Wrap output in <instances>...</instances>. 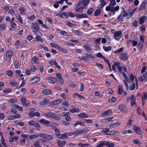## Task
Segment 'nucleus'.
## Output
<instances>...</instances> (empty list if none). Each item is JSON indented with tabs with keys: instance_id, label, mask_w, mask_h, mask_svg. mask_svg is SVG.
I'll return each instance as SVG.
<instances>
[{
	"instance_id": "obj_62",
	"label": "nucleus",
	"mask_w": 147,
	"mask_h": 147,
	"mask_svg": "<svg viewBox=\"0 0 147 147\" xmlns=\"http://www.w3.org/2000/svg\"><path fill=\"white\" fill-rule=\"evenodd\" d=\"M8 13L12 15H13L15 14V12L14 10L12 9H10L8 11Z\"/></svg>"
},
{
	"instance_id": "obj_54",
	"label": "nucleus",
	"mask_w": 147,
	"mask_h": 147,
	"mask_svg": "<svg viewBox=\"0 0 147 147\" xmlns=\"http://www.w3.org/2000/svg\"><path fill=\"white\" fill-rule=\"evenodd\" d=\"M79 146H80L82 147H84V146H88L89 145V144L86 143L83 144L82 143H79L77 144Z\"/></svg>"
},
{
	"instance_id": "obj_12",
	"label": "nucleus",
	"mask_w": 147,
	"mask_h": 147,
	"mask_svg": "<svg viewBox=\"0 0 147 147\" xmlns=\"http://www.w3.org/2000/svg\"><path fill=\"white\" fill-rule=\"evenodd\" d=\"M80 2L78 4H77L75 8V10L77 12H78L80 13H81L83 11V9L84 8L83 7H80Z\"/></svg>"
},
{
	"instance_id": "obj_18",
	"label": "nucleus",
	"mask_w": 147,
	"mask_h": 147,
	"mask_svg": "<svg viewBox=\"0 0 147 147\" xmlns=\"http://www.w3.org/2000/svg\"><path fill=\"white\" fill-rule=\"evenodd\" d=\"M77 19H82V18H87L88 16L86 14H78L76 16Z\"/></svg>"
},
{
	"instance_id": "obj_20",
	"label": "nucleus",
	"mask_w": 147,
	"mask_h": 147,
	"mask_svg": "<svg viewBox=\"0 0 147 147\" xmlns=\"http://www.w3.org/2000/svg\"><path fill=\"white\" fill-rule=\"evenodd\" d=\"M53 47L57 49L58 50L61 52L64 53H66L67 52V49L62 47Z\"/></svg>"
},
{
	"instance_id": "obj_46",
	"label": "nucleus",
	"mask_w": 147,
	"mask_h": 147,
	"mask_svg": "<svg viewBox=\"0 0 147 147\" xmlns=\"http://www.w3.org/2000/svg\"><path fill=\"white\" fill-rule=\"evenodd\" d=\"M103 48L105 51H111V47H102Z\"/></svg>"
},
{
	"instance_id": "obj_8",
	"label": "nucleus",
	"mask_w": 147,
	"mask_h": 147,
	"mask_svg": "<svg viewBox=\"0 0 147 147\" xmlns=\"http://www.w3.org/2000/svg\"><path fill=\"white\" fill-rule=\"evenodd\" d=\"M21 101L22 105L26 107H27L30 105V101H28L27 102L26 99L24 97H22L21 98Z\"/></svg>"
},
{
	"instance_id": "obj_24",
	"label": "nucleus",
	"mask_w": 147,
	"mask_h": 147,
	"mask_svg": "<svg viewBox=\"0 0 147 147\" xmlns=\"http://www.w3.org/2000/svg\"><path fill=\"white\" fill-rule=\"evenodd\" d=\"M40 80V78L39 76H36L32 78L30 82L32 83H34L38 82Z\"/></svg>"
},
{
	"instance_id": "obj_37",
	"label": "nucleus",
	"mask_w": 147,
	"mask_h": 147,
	"mask_svg": "<svg viewBox=\"0 0 147 147\" xmlns=\"http://www.w3.org/2000/svg\"><path fill=\"white\" fill-rule=\"evenodd\" d=\"M79 109L78 108H74L70 110V112L71 113H78L79 112Z\"/></svg>"
},
{
	"instance_id": "obj_63",
	"label": "nucleus",
	"mask_w": 147,
	"mask_h": 147,
	"mask_svg": "<svg viewBox=\"0 0 147 147\" xmlns=\"http://www.w3.org/2000/svg\"><path fill=\"white\" fill-rule=\"evenodd\" d=\"M109 5H110L111 6H114L116 5V2L115 0H111L110 1V3Z\"/></svg>"
},
{
	"instance_id": "obj_16",
	"label": "nucleus",
	"mask_w": 147,
	"mask_h": 147,
	"mask_svg": "<svg viewBox=\"0 0 147 147\" xmlns=\"http://www.w3.org/2000/svg\"><path fill=\"white\" fill-rule=\"evenodd\" d=\"M119 58L123 61H125L128 59V57L126 54L122 53L120 55Z\"/></svg>"
},
{
	"instance_id": "obj_19",
	"label": "nucleus",
	"mask_w": 147,
	"mask_h": 147,
	"mask_svg": "<svg viewBox=\"0 0 147 147\" xmlns=\"http://www.w3.org/2000/svg\"><path fill=\"white\" fill-rule=\"evenodd\" d=\"M62 100L60 99H57L51 102V104L52 105H55L61 103Z\"/></svg>"
},
{
	"instance_id": "obj_52",
	"label": "nucleus",
	"mask_w": 147,
	"mask_h": 147,
	"mask_svg": "<svg viewBox=\"0 0 147 147\" xmlns=\"http://www.w3.org/2000/svg\"><path fill=\"white\" fill-rule=\"evenodd\" d=\"M62 106H66L67 107H69V105L67 101H65L61 103Z\"/></svg>"
},
{
	"instance_id": "obj_15",
	"label": "nucleus",
	"mask_w": 147,
	"mask_h": 147,
	"mask_svg": "<svg viewBox=\"0 0 147 147\" xmlns=\"http://www.w3.org/2000/svg\"><path fill=\"white\" fill-rule=\"evenodd\" d=\"M41 92L42 94L46 95H49L50 94L52 95V94L51 90L49 89L42 90Z\"/></svg>"
},
{
	"instance_id": "obj_44",
	"label": "nucleus",
	"mask_w": 147,
	"mask_h": 147,
	"mask_svg": "<svg viewBox=\"0 0 147 147\" xmlns=\"http://www.w3.org/2000/svg\"><path fill=\"white\" fill-rule=\"evenodd\" d=\"M18 101L17 99L16 98H11L9 100L8 102L10 103H16Z\"/></svg>"
},
{
	"instance_id": "obj_9",
	"label": "nucleus",
	"mask_w": 147,
	"mask_h": 147,
	"mask_svg": "<svg viewBox=\"0 0 147 147\" xmlns=\"http://www.w3.org/2000/svg\"><path fill=\"white\" fill-rule=\"evenodd\" d=\"M122 74L123 77L125 79V80H123L124 83L125 84L126 89H128V86L127 82H129V78H128L127 76L124 72H122Z\"/></svg>"
},
{
	"instance_id": "obj_11",
	"label": "nucleus",
	"mask_w": 147,
	"mask_h": 147,
	"mask_svg": "<svg viewBox=\"0 0 147 147\" xmlns=\"http://www.w3.org/2000/svg\"><path fill=\"white\" fill-rule=\"evenodd\" d=\"M102 132L104 134L106 135H112L115 134L114 133L112 134V131H111L109 129L107 128H104L103 129Z\"/></svg>"
},
{
	"instance_id": "obj_38",
	"label": "nucleus",
	"mask_w": 147,
	"mask_h": 147,
	"mask_svg": "<svg viewBox=\"0 0 147 147\" xmlns=\"http://www.w3.org/2000/svg\"><path fill=\"white\" fill-rule=\"evenodd\" d=\"M101 12V10L100 9H96L94 13V16H98L100 14Z\"/></svg>"
},
{
	"instance_id": "obj_57",
	"label": "nucleus",
	"mask_w": 147,
	"mask_h": 147,
	"mask_svg": "<svg viewBox=\"0 0 147 147\" xmlns=\"http://www.w3.org/2000/svg\"><path fill=\"white\" fill-rule=\"evenodd\" d=\"M10 24L13 29H14L17 28V25L14 22H10Z\"/></svg>"
},
{
	"instance_id": "obj_64",
	"label": "nucleus",
	"mask_w": 147,
	"mask_h": 147,
	"mask_svg": "<svg viewBox=\"0 0 147 147\" xmlns=\"http://www.w3.org/2000/svg\"><path fill=\"white\" fill-rule=\"evenodd\" d=\"M33 126L36 127H40V125L37 122L34 121Z\"/></svg>"
},
{
	"instance_id": "obj_53",
	"label": "nucleus",
	"mask_w": 147,
	"mask_h": 147,
	"mask_svg": "<svg viewBox=\"0 0 147 147\" xmlns=\"http://www.w3.org/2000/svg\"><path fill=\"white\" fill-rule=\"evenodd\" d=\"M84 49L87 52L90 53L91 52L90 47H84Z\"/></svg>"
},
{
	"instance_id": "obj_51",
	"label": "nucleus",
	"mask_w": 147,
	"mask_h": 147,
	"mask_svg": "<svg viewBox=\"0 0 147 147\" xmlns=\"http://www.w3.org/2000/svg\"><path fill=\"white\" fill-rule=\"evenodd\" d=\"M117 68L118 69V70L119 72L120 73H122V72H123L122 71V67H121L120 65H119L118 64V65L117 66Z\"/></svg>"
},
{
	"instance_id": "obj_4",
	"label": "nucleus",
	"mask_w": 147,
	"mask_h": 147,
	"mask_svg": "<svg viewBox=\"0 0 147 147\" xmlns=\"http://www.w3.org/2000/svg\"><path fill=\"white\" fill-rule=\"evenodd\" d=\"M13 53L11 50H8L5 53V57L4 59L6 62H9L11 60V59L13 56Z\"/></svg>"
},
{
	"instance_id": "obj_58",
	"label": "nucleus",
	"mask_w": 147,
	"mask_h": 147,
	"mask_svg": "<svg viewBox=\"0 0 147 147\" xmlns=\"http://www.w3.org/2000/svg\"><path fill=\"white\" fill-rule=\"evenodd\" d=\"M7 119L8 120H12L15 119L14 115H9L7 116Z\"/></svg>"
},
{
	"instance_id": "obj_40",
	"label": "nucleus",
	"mask_w": 147,
	"mask_h": 147,
	"mask_svg": "<svg viewBox=\"0 0 147 147\" xmlns=\"http://www.w3.org/2000/svg\"><path fill=\"white\" fill-rule=\"evenodd\" d=\"M101 3L99 4L98 6V8L100 9L102 8L105 5H106V3L105 1L104 2H100Z\"/></svg>"
},
{
	"instance_id": "obj_47",
	"label": "nucleus",
	"mask_w": 147,
	"mask_h": 147,
	"mask_svg": "<svg viewBox=\"0 0 147 147\" xmlns=\"http://www.w3.org/2000/svg\"><path fill=\"white\" fill-rule=\"evenodd\" d=\"M136 88V84L134 83H133L129 87V89L130 90L132 91L134 90Z\"/></svg>"
},
{
	"instance_id": "obj_2",
	"label": "nucleus",
	"mask_w": 147,
	"mask_h": 147,
	"mask_svg": "<svg viewBox=\"0 0 147 147\" xmlns=\"http://www.w3.org/2000/svg\"><path fill=\"white\" fill-rule=\"evenodd\" d=\"M57 16L58 17H59L61 18H63V16H64V17L66 18H67L69 17L73 18L74 17L75 15L74 13L71 12H64L62 13H58L57 15Z\"/></svg>"
},
{
	"instance_id": "obj_28",
	"label": "nucleus",
	"mask_w": 147,
	"mask_h": 147,
	"mask_svg": "<svg viewBox=\"0 0 147 147\" xmlns=\"http://www.w3.org/2000/svg\"><path fill=\"white\" fill-rule=\"evenodd\" d=\"M82 57L84 59L86 58H94V57L90 54L84 53L82 55Z\"/></svg>"
},
{
	"instance_id": "obj_14",
	"label": "nucleus",
	"mask_w": 147,
	"mask_h": 147,
	"mask_svg": "<svg viewBox=\"0 0 147 147\" xmlns=\"http://www.w3.org/2000/svg\"><path fill=\"white\" fill-rule=\"evenodd\" d=\"M119 108L123 113H126L127 112V109L124 104H120L119 106Z\"/></svg>"
},
{
	"instance_id": "obj_50",
	"label": "nucleus",
	"mask_w": 147,
	"mask_h": 147,
	"mask_svg": "<svg viewBox=\"0 0 147 147\" xmlns=\"http://www.w3.org/2000/svg\"><path fill=\"white\" fill-rule=\"evenodd\" d=\"M93 10L94 9L92 8H89L87 11V14L88 15L91 14L92 13Z\"/></svg>"
},
{
	"instance_id": "obj_43",
	"label": "nucleus",
	"mask_w": 147,
	"mask_h": 147,
	"mask_svg": "<svg viewBox=\"0 0 147 147\" xmlns=\"http://www.w3.org/2000/svg\"><path fill=\"white\" fill-rule=\"evenodd\" d=\"M95 55L97 57L101 58L102 59L104 58L105 57L103 56L101 53L100 52H99L98 53H96Z\"/></svg>"
},
{
	"instance_id": "obj_42",
	"label": "nucleus",
	"mask_w": 147,
	"mask_h": 147,
	"mask_svg": "<svg viewBox=\"0 0 147 147\" xmlns=\"http://www.w3.org/2000/svg\"><path fill=\"white\" fill-rule=\"evenodd\" d=\"M20 12L22 15H24V14L23 13L25 12V10L24 8L22 7H20L19 9Z\"/></svg>"
},
{
	"instance_id": "obj_48",
	"label": "nucleus",
	"mask_w": 147,
	"mask_h": 147,
	"mask_svg": "<svg viewBox=\"0 0 147 147\" xmlns=\"http://www.w3.org/2000/svg\"><path fill=\"white\" fill-rule=\"evenodd\" d=\"M36 70V67L35 65H32L31 66L30 70L31 72L33 73Z\"/></svg>"
},
{
	"instance_id": "obj_6",
	"label": "nucleus",
	"mask_w": 147,
	"mask_h": 147,
	"mask_svg": "<svg viewBox=\"0 0 147 147\" xmlns=\"http://www.w3.org/2000/svg\"><path fill=\"white\" fill-rule=\"evenodd\" d=\"M128 15L127 13L125 11H123L122 12L117 18V20L118 22H123L124 17L127 16Z\"/></svg>"
},
{
	"instance_id": "obj_13",
	"label": "nucleus",
	"mask_w": 147,
	"mask_h": 147,
	"mask_svg": "<svg viewBox=\"0 0 147 147\" xmlns=\"http://www.w3.org/2000/svg\"><path fill=\"white\" fill-rule=\"evenodd\" d=\"M88 129H82L78 130L76 131L77 135L79 134H85L89 131Z\"/></svg>"
},
{
	"instance_id": "obj_59",
	"label": "nucleus",
	"mask_w": 147,
	"mask_h": 147,
	"mask_svg": "<svg viewBox=\"0 0 147 147\" xmlns=\"http://www.w3.org/2000/svg\"><path fill=\"white\" fill-rule=\"evenodd\" d=\"M66 24L69 27H73L74 26V24H72L69 21H67L66 22Z\"/></svg>"
},
{
	"instance_id": "obj_3",
	"label": "nucleus",
	"mask_w": 147,
	"mask_h": 147,
	"mask_svg": "<svg viewBox=\"0 0 147 147\" xmlns=\"http://www.w3.org/2000/svg\"><path fill=\"white\" fill-rule=\"evenodd\" d=\"M31 27L32 29L33 32L35 33L36 35L39 36L42 35V33L39 31L40 28L36 23H33L32 24Z\"/></svg>"
},
{
	"instance_id": "obj_39",
	"label": "nucleus",
	"mask_w": 147,
	"mask_h": 147,
	"mask_svg": "<svg viewBox=\"0 0 147 147\" xmlns=\"http://www.w3.org/2000/svg\"><path fill=\"white\" fill-rule=\"evenodd\" d=\"M54 130L55 135L58 138L60 134V131L59 129L57 128L55 129Z\"/></svg>"
},
{
	"instance_id": "obj_26",
	"label": "nucleus",
	"mask_w": 147,
	"mask_h": 147,
	"mask_svg": "<svg viewBox=\"0 0 147 147\" xmlns=\"http://www.w3.org/2000/svg\"><path fill=\"white\" fill-rule=\"evenodd\" d=\"M144 96L142 97V105H144L147 99V93L144 92H143Z\"/></svg>"
},
{
	"instance_id": "obj_61",
	"label": "nucleus",
	"mask_w": 147,
	"mask_h": 147,
	"mask_svg": "<svg viewBox=\"0 0 147 147\" xmlns=\"http://www.w3.org/2000/svg\"><path fill=\"white\" fill-rule=\"evenodd\" d=\"M37 137V134L36 135H32L29 136V138L30 139H36Z\"/></svg>"
},
{
	"instance_id": "obj_36",
	"label": "nucleus",
	"mask_w": 147,
	"mask_h": 147,
	"mask_svg": "<svg viewBox=\"0 0 147 147\" xmlns=\"http://www.w3.org/2000/svg\"><path fill=\"white\" fill-rule=\"evenodd\" d=\"M6 74L9 77H12L13 75V72L11 70H7L6 72Z\"/></svg>"
},
{
	"instance_id": "obj_10",
	"label": "nucleus",
	"mask_w": 147,
	"mask_h": 147,
	"mask_svg": "<svg viewBox=\"0 0 147 147\" xmlns=\"http://www.w3.org/2000/svg\"><path fill=\"white\" fill-rule=\"evenodd\" d=\"M133 129L138 135H140L143 133L142 131L140 129V128L136 126H133Z\"/></svg>"
},
{
	"instance_id": "obj_5",
	"label": "nucleus",
	"mask_w": 147,
	"mask_h": 147,
	"mask_svg": "<svg viewBox=\"0 0 147 147\" xmlns=\"http://www.w3.org/2000/svg\"><path fill=\"white\" fill-rule=\"evenodd\" d=\"M44 116L46 117L51 118L57 121H59L60 119L59 117L55 113H53L49 112L45 113L44 114Z\"/></svg>"
},
{
	"instance_id": "obj_34",
	"label": "nucleus",
	"mask_w": 147,
	"mask_h": 147,
	"mask_svg": "<svg viewBox=\"0 0 147 147\" xmlns=\"http://www.w3.org/2000/svg\"><path fill=\"white\" fill-rule=\"evenodd\" d=\"M135 100H136V98L135 97L132 95L131 96V105L133 106H134L135 105H136V102H135Z\"/></svg>"
},
{
	"instance_id": "obj_7",
	"label": "nucleus",
	"mask_w": 147,
	"mask_h": 147,
	"mask_svg": "<svg viewBox=\"0 0 147 147\" xmlns=\"http://www.w3.org/2000/svg\"><path fill=\"white\" fill-rule=\"evenodd\" d=\"M122 32L121 31H116L114 33V38L117 40H119L122 36Z\"/></svg>"
},
{
	"instance_id": "obj_41",
	"label": "nucleus",
	"mask_w": 147,
	"mask_h": 147,
	"mask_svg": "<svg viewBox=\"0 0 147 147\" xmlns=\"http://www.w3.org/2000/svg\"><path fill=\"white\" fill-rule=\"evenodd\" d=\"M105 141H102L97 145L96 147H102L105 145Z\"/></svg>"
},
{
	"instance_id": "obj_32",
	"label": "nucleus",
	"mask_w": 147,
	"mask_h": 147,
	"mask_svg": "<svg viewBox=\"0 0 147 147\" xmlns=\"http://www.w3.org/2000/svg\"><path fill=\"white\" fill-rule=\"evenodd\" d=\"M123 91V86L121 85H119V86L118 89V92L119 94L120 95H121Z\"/></svg>"
},
{
	"instance_id": "obj_45",
	"label": "nucleus",
	"mask_w": 147,
	"mask_h": 147,
	"mask_svg": "<svg viewBox=\"0 0 147 147\" xmlns=\"http://www.w3.org/2000/svg\"><path fill=\"white\" fill-rule=\"evenodd\" d=\"M90 0H83L82 1V3L84 6L88 5L90 2Z\"/></svg>"
},
{
	"instance_id": "obj_35",
	"label": "nucleus",
	"mask_w": 147,
	"mask_h": 147,
	"mask_svg": "<svg viewBox=\"0 0 147 147\" xmlns=\"http://www.w3.org/2000/svg\"><path fill=\"white\" fill-rule=\"evenodd\" d=\"M44 139H45L46 140L50 141L51 140L53 139V137L50 135L46 134Z\"/></svg>"
},
{
	"instance_id": "obj_30",
	"label": "nucleus",
	"mask_w": 147,
	"mask_h": 147,
	"mask_svg": "<svg viewBox=\"0 0 147 147\" xmlns=\"http://www.w3.org/2000/svg\"><path fill=\"white\" fill-rule=\"evenodd\" d=\"M146 3L144 2L143 1L142 2V4L140 5V7L138 9V11H140L142 9H143L144 8L145 9L146 8Z\"/></svg>"
},
{
	"instance_id": "obj_1",
	"label": "nucleus",
	"mask_w": 147,
	"mask_h": 147,
	"mask_svg": "<svg viewBox=\"0 0 147 147\" xmlns=\"http://www.w3.org/2000/svg\"><path fill=\"white\" fill-rule=\"evenodd\" d=\"M38 121L46 127H53L59 125L57 123L50 121L44 118L39 119Z\"/></svg>"
},
{
	"instance_id": "obj_60",
	"label": "nucleus",
	"mask_w": 147,
	"mask_h": 147,
	"mask_svg": "<svg viewBox=\"0 0 147 147\" xmlns=\"http://www.w3.org/2000/svg\"><path fill=\"white\" fill-rule=\"evenodd\" d=\"M74 33L78 35H81L82 34V33L79 30H75Z\"/></svg>"
},
{
	"instance_id": "obj_27",
	"label": "nucleus",
	"mask_w": 147,
	"mask_h": 147,
	"mask_svg": "<svg viewBox=\"0 0 147 147\" xmlns=\"http://www.w3.org/2000/svg\"><path fill=\"white\" fill-rule=\"evenodd\" d=\"M67 133L65 134H60L58 136V138L61 139H64L67 138Z\"/></svg>"
},
{
	"instance_id": "obj_23",
	"label": "nucleus",
	"mask_w": 147,
	"mask_h": 147,
	"mask_svg": "<svg viewBox=\"0 0 147 147\" xmlns=\"http://www.w3.org/2000/svg\"><path fill=\"white\" fill-rule=\"evenodd\" d=\"M147 20V17L146 16H142L139 19V24H144Z\"/></svg>"
},
{
	"instance_id": "obj_55",
	"label": "nucleus",
	"mask_w": 147,
	"mask_h": 147,
	"mask_svg": "<svg viewBox=\"0 0 147 147\" xmlns=\"http://www.w3.org/2000/svg\"><path fill=\"white\" fill-rule=\"evenodd\" d=\"M5 28V25L4 23L1 24L0 25V30H3Z\"/></svg>"
},
{
	"instance_id": "obj_22",
	"label": "nucleus",
	"mask_w": 147,
	"mask_h": 147,
	"mask_svg": "<svg viewBox=\"0 0 147 147\" xmlns=\"http://www.w3.org/2000/svg\"><path fill=\"white\" fill-rule=\"evenodd\" d=\"M31 62L32 65L34 63L38 64V58L36 56L33 57L31 59Z\"/></svg>"
},
{
	"instance_id": "obj_29",
	"label": "nucleus",
	"mask_w": 147,
	"mask_h": 147,
	"mask_svg": "<svg viewBox=\"0 0 147 147\" xmlns=\"http://www.w3.org/2000/svg\"><path fill=\"white\" fill-rule=\"evenodd\" d=\"M78 116L79 117L81 118H87L88 117V116L85 113H80L78 114Z\"/></svg>"
},
{
	"instance_id": "obj_56",
	"label": "nucleus",
	"mask_w": 147,
	"mask_h": 147,
	"mask_svg": "<svg viewBox=\"0 0 147 147\" xmlns=\"http://www.w3.org/2000/svg\"><path fill=\"white\" fill-rule=\"evenodd\" d=\"M12 91V90L10 88H7L3 91V92L5 93H9L11 92Z\"/></svg>"
},
{
	"instance_id": "obj_25",
	"label": "nucleus",
	"mask_w": 147,
	"mask_h": 147,
	"mask_svg": "<svg viewBox=\"0 0 147 147\" xmlns=\"http://www.w3.org/2000/svg\"><path fill=\"white\" fill-rule=\"evenodd\" d=\"M48 82L52 84H54L56 82V79L53 77H48L47 78Z\"/></svg>"
},
{
	"instance_id": "obj_33",
	"label": "nucleus",
	"mask_w": 147,
	"mask_h": 147,
	"mask_svg": "<svg viewBox=\"0 0 147 147\" xmlns=\"http://www.w3.org/2000/svg\"><path fill=\"white\" fill-rule=\"evenodd\" d=\"M48 100L46 99H45L40 102L39 104L41 105H45L48 102Z\"/></svg>"
},
{
	"instance_id": "obj_49",
	"label": "nucleus",
	"mask_w": 147,
	"mask_h": 147,
	"mask_svg": "<svg viewBox=\"0 0 147 147\" xmlns=\"http://www.w3.org/2000/svg\"><path fill=\"white\" fill-rule=\"evenodd\" d=\"M118 63L117 62H115L112 65V68L113 70L114 71H115L116 70V66H118Z\"/></svg>"
},
{
	"instance_id": "obj_21",
	"label": "nucleus",
	"mask_w": 147,
	"mask_h": 147,
	"mask_svg": "<svg viewBox=\"0 0 147 147\" xmlns=\"http://www.w3.org/2000/svg\"><path fill=\"white\" fill-rule=\"evenodd\" d=\"M135 78L136 81V85L138 84V80L136 78L135 76L132 74L130 75V77L129 79V82L130 81L131 82H133L134 81V79Z\"/></svg>"
},
{
	"instance_id": "obj_17",
	"label": "nucleus",
	"mask_w": 147,
	"mask_h": 147,
	"mask_svg": "<svg viewBox=\"0 0 147 147\" xmlns=\"http://www.w3.org/2000/svg\"><path fill=\"white\" fill-rule=\"evenodd\" d=\"M112 112V110L109 109L107 111H105L101 114V115L102 116H109L110 115Z\"/></svg>"
},
{
	"instance_id": "obj_31",
	"label": "nucleus",
	"mask_w": 147,
	"mask_h": 147,
	"mask_svg": "<svg viewBox=\"0 0 147 147\" xmlns=\"http://www.w3.org/2000/svg\"><path fill=\"white\" fill-rule=\"evenodd\" d=\"M57 144L60 147H63V146L65 145L66 144V142L65 141H58L57 142Z\"/></svg>"
}]
</instances>
